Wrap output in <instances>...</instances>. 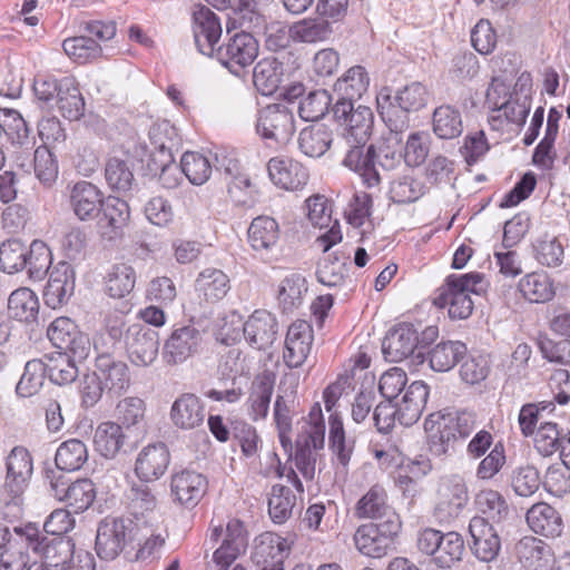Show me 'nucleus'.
<instances>
[{"label": "nucleus", "instance_id": "obj_60", "mask_svg": "<svg viewBox=\"0 0 570 570\" xmlns=\"http://www.w3.org/2000/svg\"><path fill=\"white\" fill-rule=\"evenodd\" d=\"M26 267L28 274L33 279L42 278L51 265V252L49 247L39 239H35L24 252Z\"/></svg>", "mask_w": 570, "mask_h": 570}, {"label": "nucleus", "instance_id": "obj_6", "mask_svg": "<svg viewBox=\"0 0 570 570\" xmlns=\"http://www.w3.org/2000/svg\"><path fill=\"white\" fill-rule=\"evenodd\" d=\"M417 549L432 558L439 568H451L462 560L465 544L462 535L455 531L442 532L426 528L417 535Z\"/></svg>", "mask_w": 570, "mask_h": 570}, {"label": "nucleus", "instance_id": "obj_48", "mask_svg": "<svg viewBox=\"0 0 570 570\" xmlns=\"http://www.w3.org/2000/svg\"><path fill=\"white\" fill-rule=\"evenodd\" d=\"M9 317L23 323H32L39 313V299L33 291L21 287L13 291L8 298Z\"/></svg>", "mask_w": 570, "mask_h": 570}, {"label": "nucleus", "instance_id": "obj_37", "mask_svg": "<svg viewBox=\"0 0 570 570\" xmlns=\"http://www.w3.org/2000/svg\"><path fill=\"white\" fill-rule=\"evenodd\" d=\"M334 32L331 21L322 16L307 17L294 22L289 27V36L294 41L303 43H317L327 41Z\"/></svg>", "mask_w": 570, "mask_h": 570}, {"label": "nucleus", "instance_id": "obj_8", "mask_svg": "<svg viewBox=\"0 0 570 570\" xmlns=\"http://www.w3.org/2000/svg\"><path fill=\"white\" fill-rule=\"evenodd\" d=\"M150 146L139 142L135 146L134 154L145 161L157 160L160 166H168L174 161V150L178 148L179 138L176 128L167 120L156 122L148 131Z\"/></svg>", "mask_w": 570, "mask_h": 570}, {"label": "nucleus", "instance_id": "obj_33", "mask_svg": "<svg viewBox=\"0 0 570 570\" xmlns=\"http://www.w3.org/2000/svg\"><path fill=\"white\" fill-rule=\"evenodd\" d=\"M429 386L423 381H414L406 389L399 405V423L413 425L421 417L429 397Z\"/></svg>", "mask_w": 570, "mask_h": 570}, {"label": "nucleus", "instance_id": "obj_42", "mask_svg": "<svg viewBox=\"0 0 570 570\" xmlns=\"http://www.w3.org/2000/svg\"><path fill=\"white\" fill-rule=\"evenodd\" d=\"M228 276L218 268H205L196 281L195 289L207 302H218L223 299L230 289Z\"/></svg>", "mask_w": 570, "mask_h": 570}, {"label": "nucleus", "instance_id": "obj_55", "mask_svg": "<svg viewBox=\"0 0 570 570\" xmlns=\"http://www.w3.org/2000/svg\"><path fill=\"white\" fill-rule=\"evenodd\" d=\"M88 460L86 444L78 439L62 442L57 449L55 463L61 471L72 472L82 468Z\"/></svg>", "mask_w": 570, "mask_h": 570}, {"label": "nucleus", "instance_id": "obj_36", "mask_svg": "<svg viewBox=\"0 0 570 570\" xmlns=\"http://www.w3.org/2000/svg\"><path fill=\"white\" fill-rule=\"evenodd\" d=\"M285 541L274 532H263L255 538L252 560L257 567H284Z\"/></svg>", "mask_w": 570, "mask_h": 570}, {"label": "nucleus", "instance_id": "obj_35", "mask_svg": "<svg viewBox=\"0 0 570 570\" xmlns=\"http://www.w3.org/2000/svg\"><path fill=\"white\" fill-rule=\"evenodd\" d=\"M370 77L363 66L351 67L334 85L336 101L357 102L367 91Z\"/></svg>", "mask_w": 570, "mask_h": 570}, {"label": "nucleus", "instance_id": "obj_32", "mask_svg": "<svg viewBox=\"0 0 570 570\" xmlns=\"http://www.w3.org/2000/svg\"><path fill=\"white\" fill-rule=\"evenodd\" d=\"M530 529L547 538H556L562 533L563 522L560 513L546 502L533 504L527 512Z\"/></svg>", "mask_w": 570, "mask_h": 570}, {"label": "nucleus", "instance_id": "obj_39", "mask_svg": "<svg viewBox=\"0 0 570 570\" xmlns=\"http://www.w3.org/2000/svg\"><path fill=\"white\" fill-rule=\"evenodd\" d=\"M47 377L49 381L59 386L73 383L79 376V370L76 364L78 357L67 352H56L43 356Z\"/></svg>", "mask_w": 570, "mask_h": 570}, {"label": "nucleus", "instance_id": "obj_22", "mask_svg": "<svg viewBox=\"0 0 570 570\" xmlns=\"http://www.w3.org/2000/svg\"><path fill=\"white\" fill-rule=\"evenodd\" d=\"M278 323L265 309L255 311L243 325V334L248 345L257 351H266L275 342Z\"/></svg>", "mask_w": 570, "mask_h": 570}, {"label": "nucleus", "instance_id": "obj_49", "mask_svg": "<svg viewBox=\"0 0 570 570\" xmlns=\"http://www.w3.org/2000/svg\"><path fill=\"white\" fill-rule=\"evenodd\" d=\"M354 543L362 554L371 558H382L394 548L377 532L374 523L360 525L354 533Z\"/></svg>", "mask_w": 570, "mask_h": 570}, {"label": "nucleus", "instance_id": "obj_34", "mask_svg": "<svg viewBox=\"0 0 570 570\" xmlns=\"http://www.w3.org/2000/svg\"><path fill=\"white\" fill-rule=\"evenodd\" d=\"M519 562L527 570H547L552 559L551 548L534 537H524L515 544Z\"/></svg>", "mask_w": 570, "mask_h": 570}, {"label": "nucleus", "instance_id": "obj_46", "mask_svg": "<svg viewBox=\"0 0 570 570\" xmlns=\"http://www.w3.org/2000/svg\"><path fill=\"white\" fill-rule=\"evenodd\" d=\"M247 234L254 250H269L279 239V226L273 217L258 216L250 223Z\"/></svg>", "mask_w": 570, "mask_h": 570}, {"label": "nucleus", "instance_id": "obj_28", "mask_svg": "<svg viewBox=\"0 0 570 570\" xmlns=\"http://www.w3.org/2000/svg\"><path fill=\"white\" fill-rule=\"evenodd\" d=\"M69 202L78 219L92 220L100 214L104 194L94 184L81 180L72 186Z\"/></svg>", "mask_w": 570, "mask_h": 570}, {"label": "nucleus", "instance_id": "obj_58", "mask_svg": "<svg viewBox=\"0 0 570 570\" xmlns=\"http://www.w3.org/2000/svg\"><path fill=\"white\" fill-rule=\"evenodd\" d=\"M295 504L296 495L289 488L283 484L272 487L271 497L268 499V513L275 523L282 524L288 520Z\"/></svg>", "mask_w": 570, "mask_h": 570}, {"label": "nucleus", "instance_id": "obj_23", "mask_svg": "<svg viewBox=\"0 0 570 570\" xmlns=\"http://www.w3.org/2000/svg\"><path fill=\"white\" fill-rule=\"evenodd\" d=\"M95 373L102 382L108 395L118 396L130 385L128 365L111 354L104 353L96 357Z\"/></svg>", "mask_w": 570, "mask_h": 570}, {"label": "nucleus", "instance_id": "obj_4", "mask_svg": "<svg viewBox=\"0 0 570 570\" xmlns=\"http://www.w3.org/2000/svg\"><path fill=\"white\" fill-rule=\"evenodd\" d=\"M139 520L129 517L102 519L96 534V552L102 560H114L139 538Z\"/></svg>", "mask_w": 570, "mask_h": 570}, {"label": "nucleus", "instance_id": "obj_62", "mask_svg": "<svg viewBox=\"0 0 570 570\" xmlns=\"http://www.w3.org/2000/svg\"><path fill=\"white\" fill-rule=\"evenodd\" d=\"M180 171L196 186L205 184L212 174V165L207 157L199 153L186 151L180 160Z\"/></svg>", "mask_w": 570, "mask_h": 570}, {"label": "nucleus", "instance_id": "obj_41", "mask_svg": "<svg viewBox=\"0 0 570 570\" xmlns=\"http://www.w3.org/2000/svg\"><path fill=\"white\" fill-rule=\"evenodd\" d=\"M284 75V66L276 58L259 60L253 70V82L263 96H271L279 88Z\"/></svg>", "mask_w": 570, "mask_h": 570}, {"label": "nucleus", "instance_id": "obj_12", "mask_svg": "<svg viewBox=\"0 0 570 570\" xmlns=\"http://www.w3.org/2000/svg\"><path fill=\"white\" fill-rule=\"evenodd\" d=\"M191 19L194 41L198 52L214 58L223 33L219 17L207 6L195 4Z\"/></svg>", "mask_w": 570, "mask_h": 570}, {"label": "nucleus", "instance_id": "obj_57", "mask_svg": "<svg viewBox=\"0 0 570 570\" xmlns=\"http://www.w3.org/2000/svg\"><path fill=\"white\" fill-rule=\"evenodd\" d=\"M391 509L385 489L375 484L357 501L355 515L358 519H377Z\"/></svg>", "mask_w": 570, "mask_h": 570}, {"label": "nucleus", "instance_id": "obj_10", "mask_svg": "<svg viewBox=\"0 0 570 570\" xmlns=\"http://www.w3.org/2000/svg\"><path fill=\"white\" fill-rule=\"evenodd\" d=\"M6 468L7 474L2 488L3 500L8 504L19 505L33 471L30 452L23 446H14L7 456Z\"/></svg>", "mask_w": 570, "mask_h": 570}, {"label": "nucleus", "instance_id": "obj_21", "mask_svg": "<svg viewBox=\"0 0 570 570\" xmlns=\"http://www.w3.org/2000/svg\"><path fill=\"white\" fill-rule=\"evenodd\" d=\"M76 273L71 264L59 262L50 272L43 289L45 304L50 308H59L68 303L73 295Z\"/></svg>", "mask_w": 570, "mask_h": 570}, {"label": "nucleus", "instance_id": "obj_54", "mask_svg": "<svg viewBox=\"0 0 570 570\" xmlns=\"http://www.w3.org/2000/svg\"><path fill=\"white\" fill-rule=\"evenodd\" d=\"M105 179L109 188L126 194L135 185V176L128 160L110 157L105 165Z\"/></svg>", "mask_w": 570, "mask_h": 570}, {"label": "nucleus", "instance_id": "obj_40", "mask_svg": "<svg viewBox=\"0 0 570 570\" xmlns=\"http://www.w3.org/2000/svg\"><path fill=\"white\" fill-rule=\"evenodd\" d=\"M350 256L335 250L325 255L318 262L316 277L320 283L328 287L344 284L347 275Z\"/></svg>", "mask_w": 570, "mask_h": 570}, {"label": "nucleus", "instance_id": "obj_27", "mask_svg": "<svg viewBox=\"0 0 570 570\" xmlns=\"http://www.w3.org/2000/svg\"><path fill=\"white\" fill-rule=\"evenodd\" d=\"M267 170L271 180L286 190L302 189L309 177L306 167L291 158H271L267 163Z\"/></svg>", "mask_w": 570, "mask_h": 570}, {"label": "nucleus", "instance_id": "obj_3", "mask_svg": "<svg viewBox=\"0 0 570 570\" xmlns=\"http://www.w3.org/2000/svg\"><path fill=\"white\" fill-rule=\"evenodd\" d=\"M13 532L24 542L27 549L43 559L46 568L62 570L68 561H72L75 543L66 537H48L36 525L29 523L26 527H14Z\"/></svg>", "mask_w": 570, "mask_h": 570}, {"label": "nucleus", "instance_id": "obj_26", "mask_svg": "<svg viewBox=\"0 0 570 570\" xmlns=\"http://www.w3.org/2000/svg\"><path fill=\"white\" fill-rule=\"evenodd\" d=\"M170 454L165 443L149 444L139 452L135 462V474L142 482H153L168 469Z\"/></svg>", "mask_w": 570, "mask_h": 570}, {"label": "nucleus", "instance_id": "obj_16", "mask_svg": "<svg viewBox=\"0 0 570 570\" xmlns=\"http://www.w3.org/2000/svg\"><path fill=\"white\" fill-rule=\"evenodd\" d=\"M346 151L342 165L356 173L363 184L368 187H376L381 184L382 177L375 158L374 144L345 142Z\"/></svg>", "mask_w": 570, "mask_h": 570}, {"label": "nucleus", "instance_id": "obj_17", "mask_svg": "<svg viewBox=\"0 0 570 570\" xmlns=\"http://www.w3.org/2000/svg\"><path fill=\"white\" fill-rule=\"evenodd\" d=\"M125 345L135 365L148 366L158 355V332L144 324H132L125 332Z\"/></svg>", "mask_w": 570, "mask_h": 570}, {"label": "nucleus", "instance_id": "obj_50", "mask_svg": "<svg viewBox=\"0 0 570 570\" xmlns=\"http://www.w3.org/2000/svg\"><path fill=\"white\" fill-rule=\"evenodd\" d=\"M466 351V345L461 341H442L429 352L430 366L435 372H448L463 358Z\"/></svg>", "mask_w": 570, "mask_h": 570}, {"label": "nucleus", "instance_id": "obj_9", "mask_svg": "<svg viewBox=\"0 0 570 570\" xmlns=\"http://www.w3.org/2000/svg\"><path fill=\"white\" fill-rule=\"evenodd\" d=\"M242 29L240 32L230 36L226 43L220 45L214 57L237 76L245 67L250 66L258 55V42L253 33L259 32Z\"/></svg>", "mask_w": 570, "mask_h": 570}, {"label": "nucleus", "instance_id": "obj_5", "mask_svg": "<svg viewBox=\"0 0 570 570\" xmlns=\"http://www.w3.org/2000/svg\"><path fill=\"white\" fill-rule=\"evenodd\" d=\"M296 130L293 111L283 104H271L257 112L256 132L274 149L286 146Z\"/></svg>", "mask_w": 570, "mask_h": 570}, {"label": "nucleus", "instance_id": "obj_52", "mask_svg": "<svg viewBox=\"0 0 570 570\" xmlns=\"http://www.w3.org/2000/svg\"><path fill=\"white\" fill-rule=\"evenodd\" d=\"M60 95L55 104L61 115L69 120H78L85 110L83 97L73 78L61 79Z\"/></svg>", "mask_w": 570, "mask_h": 570}, {"label": "nucleus", "instance_id": "obj_47", "mask_svg": "<svg viewBox=\"0 0 570 570\" xmlns=\"http://www.w3.org/2000/svg\"><path fill=\"white\" fill-rule=\"evenodd\" d=\"M99 226L111 233H119L128 224L130 218L129 205L126 200L108 196L104 198L99 214Z\"/></svg>", "mask_w": 570, "mask_h": 570}, {"label": "nucleus", "instance_id": "obj_53", "mask_svg": "<svg viewBox=\"0 0 570 570\" xmlns=\"http://www.w3.org/2000/svg\"><path fill=\"white\" fill-rule=\"evenodd\" d=\"M374 148L380 171L394 170L403 158V137L386 132Z\"/></svg>", "mask_w": 570, "mask_h": 570}, {"label": "nucleus", "instance_id": "obj_25", "mask_svg": "<svg viewBox=\"0 0 570 570\" xmlns=\"http://www.w3.org/2000/svg\"><path fill=\"white\" fill-rule=\"evenodd\" d=\"M472 537V553L482 562L497 559L501 550V539L495 525L481 518H472L469 524Z\"/></svg>", "mask_w": 570, "mask_h": 570}, {"label": "nucleus", "instance_id": "obj_51", "mask_svg": "<svg viewBox=\"0 0 570 570\" xmlns=\"http://www.w3.org/2000/svg\"><path fill=\"white\" fill-rule=\"evenodd\" d=\"M519 289L532 303H546L556 295L552 278L546 272H532L519 282Z\"/></svg>", "mask_w": 570, "mask_h": 570}, {"label": "nucleus", "instance_id": "obj_18", "mask_svg": "<svg viewBox=\"0 0 570 570\" xmlns=\"http://www.w3.org/2000/svg\"><path fill=\"white\" fill-rule=\"evenodd\" d=\"M218 10H228L227 33L230 29L246 28L264 32L266 18L257 10L256 0H206Z\"/></svg>", "mask_w": 570, "mask_h": 570}, {"label": "nucleus", "instance_id": "obj_15", "mask_svg": "<svg viewBox=\"0 0 570 570\" xmlns=\"http://www.w3.org/2000/svg\"><path fill=\"white\" fill-rule=\"evenodd\" d=\"M200 343V331L194 324L177 325L165 341L163 360L168 365L183 364L198 352Z\"/></svg>", "mask_w": 570, "mask_h": 570}, {"label": "nucleus", "instance_id": "obj_59", "mask_svg": "<svg viewBox=\"0 0 570 570\" xmlns=\"http://www.w3.org/2000/svg\"><path fill=\"white\" fill-rule=\"evenodd\" d=\"M47 377L45 358H33L26 363L23 373L16 386L17 394L22 397L35 395Z\"/></svg>", "mask_w": 570, "mask_h": 570}, {"label": "nucleus", "instance_id": "obj_14", "mask_svg": "<svg viewBox=\"0 0 570 570\" xmlns=\"http://www.w3.org/2000/svg\"><path fill=\"white\" fill-rule=\"evenodd\" d=\"M52 495L63 501L73 513L86 511L96 499V488L89 479L70 482L63 475H53L50 480Z\"/></svg>", "mask_w": 570, "mask_h": 570}, {"label": "nucleus", "instance_id": "obj_44", "mask_svg": "<svg viewBox=\"0 0 570 570\" xmlns=\"http://www.w3.org/2000/svg\"><path fill=\"white\" fill-rule=\"evenodd\" d=\"M333 142V131L325 125H311L298 135L299 150L312 158L323 156Z\"/></svg>", "mask_w": 570, "mask_h": 570}, {"label": "nucleus", "instance_id": "obj_19", "mask_svg": "<svg viewBox=\"0 0 570 570\" xmlns=\"http://www.w3.org/2000/svg\"><path fill=\"white\" fill-rule=\"evenodd\" d=\"M208 488L205 475L193 470L176 472L170 478V494L174 502L187 509L195 508Z\"/></svg>", "mask_w": 570, "mask_h": 570}, {"label": "nucleus", "instance_id": "obj_1", "mask_svg": "<svg viewBox=\"0 0 570 570\" xmlns=\"http://www.w3.org/2000/svg\"><path fill=\"white\" fill-rule=\"evenodd\" d=\"M475 428L472 412L445 410L430 414L424 422L430 453L436 458L451 455L456 444L468 439Z\"/></svg>", "mask_w": 570, "mask_h": 570}, {"label": "nucleus", "instance_id": "obj_13", "mask_svg": "<svg viewBox=\"0 0 570 570\" xmlns=\"http://www.w3.org/2000/svg\"><path fill=\"white\" fill-rule=\"evenodd\" d=\"M47 336L60 352H67L85 360L90 352L89 337L79 331L77 324L69 317H57L47 330Z\"/></svg>", "mask_w": 570, "mask_h": 570}, {"label": "nucleus", "instance_id": "obj_20", "mask_svg": "<svg viewBox=\"0 0 570 570\" xmlns=\"http://www.w3.org/2000/svg\"><path fill=\"white\" fill-rule=\"evenodd\" d=\"M419 345V328L411 323L393 326L382 342V352L389 362L397 363L414 354Z\"/></svg>", "mask_w": 570, "mask_h": 570}, {"label": "nucleus", "instance_id": "obj_43", "mask_svg": "<svg viewBox=\"0 0 570 570\" xmlns=\"http://www.w3.org/2000/svg\"><path fill=\"white\" fill-rule=\"evenodd\" d=\"M126 435L116 422H102L94 432L95 450L106 459H114L124 446Z\"/></svg>", "mask_w": 570, "mask_h": 570}, {"label": "nucleus", "instance_id": "obj_64", "mask_svg": "<svg viewBox=\"0 0 570 570\" xmlns=\"http://www.w3.org/2000/svg\"><path fill=\"white\" fill-rule=\"evenodd\" d=\"M425 193V185L412 176H402L393 180L389 190L390 199L395 204L414 203Z\"/></svg>", "mask_w": 570, "mask_h": 570}, {"label": "nucleus", "instance_id": "obj_56", "mask_svg": "<svg viewBox=\"0 0 570 570\" xmlns=\"http://www.w3.org/2000/svg\"><path fill=\"white\" fill-rule=\"evenodd\" d=\"M475 504L481 519L491 524H499L507 519L509 507L504 498L494 490H482L476 494Z\"/></svg>", "mask_w": 570, "mask_h": 570}, {"label": "nucleus", "instance_id": "obj_63", "mask_svg": "<svg viewBox=\"0 0 570 570\" xmlns=\"http://www.w3.org/2000/svg\"><path fill=\"white\" fill-rule=\"evenodd\" d=\"M563 429H559L554 422H543L534 432V448L542 456H551L560 449V444L566 435Z\"/></svg>", "mask_w": 570, "mask_h": 570}, {"label": "nucleus", "instance_id": "obj_24", "mask_svg": "<svg viewBox=\"0 0 570 570\" xmlns=\"http://www.w3.org/2000/svg\"><path fill=\"white\" fill-rule=\"evenodd\" d=\"M313 327L306 321L291 324L285 338L283 358L289 368H296L306 361L313 343Z\"/></svg>", "mask_w": 570, "mask_h": 570}, {"label": "nucleus", "instance_id": "obj_2", "mask_svg": "<svg viewBox=\"0 0 570 570\" xmlns=\"http://www.w3.org/2000/svg\"><path fill=\"white\" fill-rule=\"evenodd\" d=\"M485 288L487 283L482 273L450 274L435 289L432 303L439 308L448 307L451 320H466L474 308L471 294L480 295Z\"/></svg>", "mask_w": 570, "mask_h": 570}, {"label": "nucleus", "instance_id": "obj_11", "mask_svg": "<svg viewBox=\"0 0 570 570\" xmlns=\"http://www.w3.org/2000/svg\"><path fill=\"white\" fill-rule=\"evenodd\" d=\"M468 501V488L462 476L443 478L438 488L433 517L439 523L449 524L460 515Z\"/></svg>", "mask_w": 570, "mask_h": 570}, {"label": "nucleus", "instance_id": "obj_30", "mask_svg": "<svg viewBox=\"0 0 570 570\" xmlns=\"http://www.w3.org/2000/svg\"><path fill=\"white\" fill-rule=\"evenodd\" d=\"M170 420L181 430L200 426L205 420V410L200 399L193 393L181 394L171 405Z\"/></svg>", "mask_w": 570, "mask_h": 570}, {"label": "nucleus", "instance_id": "obj_38", "mask_svg": "<svg viewBox=\"0 0 570 570\" xmlns=\"http://www.w3.org/2000/svg\"><path fill=\"white\" fill-rule=\"evenodd\" d=\"M274 386L275 374L269 371H264L254 379L248 397L249 416L254 421L267 416Z\"/></svg>", "mask_w": 570, "mask_h": 570}, {"label": "nucleus", "instance_id": "obj_31", "mask_svg": "<svg viewBox=\"0 0 570 570\" xmlns=\"http://www.w3.org/2000/svg\"><path fill=\"white\" fill-rule=\"evenodd\" d=\"M314 429V433L298 436L295 446V466L306 480L314 478L316 458L313 449L323 444L325 433V425L323 424H315Z\"/></svg>", "mask_w": 570, "mask_h": 570}, {"label": "nucleus", "instance_id": "obj_45", "mask_svg": "<svg viewBox=\"0 0 570 570\" xmlns=\"http://www.w3.org/2000/svg\"><path fill=\"white\" fill-rule=\"evenodd\" d=\"M432 130L440 139H454L463 131L461 111L452 105L436 107L432 115Z\"/></svg>", "mask_w": 570, "mask_h": 570}, {"label": "nucleus", "instance_id": "obj_61", "mask_svg": "<svg viewBox=\"0 0 570 570\" xmlns=\"http://www.w3.org/2000/svg\"><path fill=\"white\" fill-rule=\"evenodd\" d=\"M332 105V97L325 89L313 90L299 101L298 115L305 121L322 119Z\"/></svg>", "mask_w": 570, "mask_h": 570}, {"label": "nucleus", "instance_id": "obj_7", "mask_svg": "<svg viewBox=\"0 0 570 570\" xmlns=\"http://www.w3.org/2000/svg\"><path fill=\"white\" fill-rule=\"evenodd\" d=\"M332 114L345 142H368L374 125V115L370 107L336 101Z\"/></svg>", "mask_w": 570, "mask_h": 570}, {"label": "nucleus", "instance_id": "obj_29", "mask_svg": "<svg viewBox=\"0 0 570 570\" xmlns=\"http://www.w3.org/2000/svg\"><path fill=\"white\" fill-rule=\"evenodd\" d=\"M376 105L379 115L389 129L387 134L403 137L410 128L411 111L392 98V90L387 87L382 88L377 94Z\"/></svg>", "mask_w": 570, "mask_h": 570}]
</instances>
